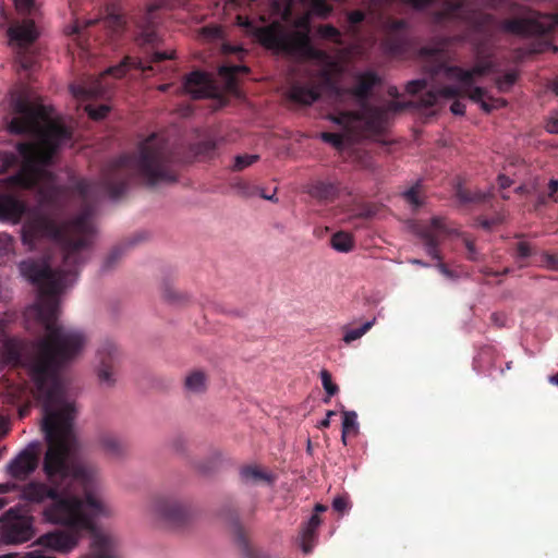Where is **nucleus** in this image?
I'll return each mask as SVG.
<instances>
[{"mask_svg":"<svg viewBox=\"0 0 558 558\" xmlns=\"http://www.w3.org/2000/svg\"><path fill=\"white\" fill-rule=\"evenodd\" d=\"M46 391L43 428L48 449L43 461L46 481L31 480L19 487V497L40 508L44 522L64 526L41 535L37 544L46 549L69 553L83 531H93L94 521L107 517L109 509L99 495L98 470L77 459V440L73 430L76 408L69 397L53 399Z\"/></svg>","mask_w":558,"mask_h":558,"instance_id":"obj_1","label":"nucleus"},{"mask_svg":"<svg viewBox=\"0 0 558 558\" xmlns=\"http://www.w3.org/2000/svg\"><path fill=\"white\" fill-rule=\"evenodd\" d=\"M26 214L22 226L23 243L35 248L43 241L52 242L59 246L62 257L56 269L44 260L32 258L19 265L23 277L39 289L37 301L26 308L25 316L28 323L34 318L48 332L37 342L39 361L36 372L41 373L56 356H69L83 342V331L58 322L59 294L76 282L81 268L90 258L96 228L89 205L72 219L58 223L41 210H28L26 203L17 196L0 193V220L19 223Z\"/></svg>","mask_w":558,"mask_h":558,"instance_id":"obj_2","label":"nucleus"},{"mask_svg":"<svg viewBox=\"0 0 558 558\" xmlns=\"http://www.w3.org/2000/svg\"><path fill=\"white\" fill-rule=\"evenodd\" d=\"M12 109L15 117L9 123V131L13 134L37 135L39 140L37 143H17L19 155L0 150V174L20 166L5 181L22 190H34L41 183L52 181L53 174L47 167L52 163L60 146L71 141L72 131L60 122L50 121L48 107L33 104L23 95L12 98Z\"/></svg>","mask_w":558,"mask_h":558,"instance_id":"obj_3","label":"nucleus"},{"mask_svg":"<svg viewBox=\"0 0 558 558\" xmlns=\"http://www.w3.org/2000/svg\"><path fill=\"white\" fill-rule=\"evenodd\" d=\"M132 179L148 187L177 182L173 155L162 136L151 134L140 142L134 151L107 162L98 185L111 199H118L126 193Z\"/></svg>","mask_w":558,"mask_h":558,"instance_id":"obj_4","label":"nucleus"},{"mask_svg":"<svg viewBox=\"0 0 558 558\" xmlns=\"http://www.w3.org/2000/svg\"><path fill=\"white\" fill-rule=\"evenodd\" d=\"M25 313L26 311L24 314ZM24 318H26L25 315ZM25 325L29 331L38 333L44 331L45 336L34 340L29 344L19 338H10L7 335L8 320L0 316V352L4 363L14 367L23 366L27 368L31 379L34 383L35 396L43 402V408H45L48 403L46 391L51 392L50 395L53 399L62 400L69 397L59 377V373L81 354L87 342V338L83 332V342L77 350L71 352L70 355L64 359H58L56 356L51 363L49 362L46 365L47 367H45L41 373H37L36 367L39 361L37 342L46 338L48 332L34 318L29 320V324L27 319H25Z\"/></svg>","mask_w":558,"mask_h":558,"instance_id":"obj_5","label":"nucleus"},{"mask_svg":"<svg viewBox=\"0 0 558 558\" xmlns=\"http://www.w3.org/2000/svg\"><path fill=\"white\" fill-rule=\"evenodd\" d=\"M183 0H153L144 16L143 24L135 38L141 48L144 58L125 57L120 64L111 66L107 73L114 77H122L130 68H135L142 72L153 70V63H159L174 58V51L161 50L163 39L156 27V12L159 10H173L183 5Z\"/></svg>","mask_w":558,"mask_h":558,"instance_id":"obj_6","label":"nucleus"},{"mask_svg":"<svg viewBox=\"0 0 558 558\" xmlns=\"http://www.w3.org/2000/svg\"><path fill=\"white\" fill-rule=\"evenodd\" d=\"M379 83L376 73L367 71L357 76L356 84L344 92L361 102L357 111H340L331 120L341 125L348 134H379L388 123V112L381 107L371 106L367 99L372 89Z\"/></svg>","mask_w":558,"mask_h":558,"instance_id":"obj_7","label":"nucleus"},{"mask_svg":"<svg viewBox=\"0 0 558 558\" xmlns=\"http://www.w3.org/2000/svg\"><path fill=\"white\" fill-rule=\"evenodd\" d=\"M418 54L422 59L424 72L428 74L432 80L444 74L449 80H456L459 83H462L468 89V94L475 87L474 83L476 77L486 75L492 69V63L487 60L477 62L469 70L458 65H448L446 62V49L444 45L422 47Z\"/></svg>","mask_w":558,"mask_h":558,"instance_id":"obj_8","label":"nucleus"},{"mask_svg":"<svg viewBox=\"0 0 558 558\" xmlns=\"http://www.w3.org/2000/svg\"><path fill=\"white\" fill-rule=\"evenodd\" d=\"M300 25H304L306 29L287 31L279 23H274L259 28L257 31V38L264 47L277 52L308 59L320 58L322 51L312 46L307 21L304 20Z\"/></svg>","mask_w":558,"mask_h":558,"instance_id":"obj_9","label":"nucleus"},{"mask_svg":"<svg viewBox=\"0 0 558 558\" xmlns=\"http://www.w3.org/2000/svg\"><path fill=\"white\" fill-rule=\"evenodd\" d=\"M38 29L33 19L13 22L8 28L10 44L16 49V62L24 71H34L38 54L33 44L38 38Z\"/></svg>","mask_w":558,"mask_h":558,"instance_id":"obj_10","label":"nucleus"},{"mask_svg":"<svg viewBox=\"0 0 558 558\" xmlns=\"http://www.w3.org/2000/svg\"><path fill=\"white\" fill-rule=\"evenodd\" d=\"M511 11L519 10L522 13H533L532 16L522 19H506L501 22V29L520 36H545L558 26V14H539L518 3H511Z\"/></svg>","mask_w":558,"mask_h":558,"instance_id":"obj_11","label":"nucleus"},{"mask_svg":"<svg viewBox=\"0 0 558 558\" xmlns=\"http://www.w3.org/2000/svg\"><path fill=\"white\" fill-rule=\"evenodd\" d=\"M34 535V518L21 507H12L0 517V538L4 544H22Z\"/></svg>","mask_w":558,"mask_h":558,"instance_id":"obj_12","label":"nucleus"},{"mask_svg":"<svg viewBox=\"0 0 558 558\" xmlns=\"http://www.w3.org/2000/svg\"><path fill=\"white\" fill-rule=\"evenodd\" d=\"M150 511L158 519L174 527L185 525L191 518L185 502L168 496L156 497L150 505Z\"/></svg>","mask_w":558,"mask_h":558,"instance_id":"obj_13","label":"nucleus"},{"mask_svg":"<svg viewBox=\"0 0 558 558\" xmlns=\"http://www.w3.org/2000/svg\"><path fill=\"white\" fill-rule=\"evenodd\" d=\"M384 38L381 45L391 56L404 53L410 46V24L402 19L387 17L383 23Z\"/></svg>","mask_w":558,"mask_h":558,"instance_id":"obj_14","label":"nucleus"},{"mask_svg":"<svg viewBox=\"0 0 558 558\" xmlns=\"http://www.w3.org/2000/svg\"><path fill=\"white\" fill-rule=\"evenodd\" d=\"M121 360V351L113 341L107 339L99 344L97 349V375L101 384L110 387L116 383V373Z\"/></svg>","mask_w":558,"mask_h":558,"instance_id":"obj_15","label":"nucleus"},{"mask_svg":"<svg viewBox=\"0 0 558 558\" xmlns=\"http://www.w3.org/2000/svg\"><path fill=\"white\" fill-rule=\"evenodd\" d=\"M38 463V445L29 444L8 463L5 470L11 478L16 481H26L36 471Z\"/></svg>","mask_w":558,"mask_h":558,"instance_id":"obj_16","label":"nucleus"},{"mask_svg":"<svg viewBox=\"0 0 558 558\" xmlns=\"http://www.w3.org/2000/svg\"><path fill=\"white\" fill-rule=\"evenodd\" d=\"M448 233V229L445 225V220L441 217H434L430 220V225L422 227L418 231V235L423 241L426 253L436 260L441 259L439 252L440 234Z\"/></svg>","mask_w":558,"mask_h":558,"instance_id":"obj_17","label":"nucleus"},{"mask_svg":"<svg viewBox=\"0 0 558 558\" xmlns=\"http://www.w3.org/2000/svg\"><path fill=\"white\" fill-rule=\"evenodd\" d=\"M183 88L194 99L209 98L216 94L210 75L202 71L190 73L184 80Z\"/></svg>","mask_w":558,"mask_h":558,"instance_id":"obj_18","label":"nucleus"},{"mask_svg":"<svg viewBox=\"0 0 558 558\" xmlns=\"http://www.w3.org/2000/svg\"><path fill=\"white\" fill-rule=\"evenodd\" d=\"M468 89L460 83L459 86H444L438 89H430L423 94L418 99V105L422 108L434 107L440 97L453 99L457 97H468Z\"/></svg>","mask_w":558,"mask_h":558,"instance_id":"obj_19","label":"nucleus"},{"mask_svg":"<svg viewBox=\"0 0 558 558\" xmlns=\"http://www.w3.org/2000/svg\"><path fill=\"white\" fill-rule=\"evenodd\" d=\"M98 445L105 454L112 459H121L128 453L126 440L112 432L101 433L98 437Z\"/></svg>","mask_w":558,"mask_h":558,"instance_id":"obj_20","label":"nucleus"},{"mask_svg":"<svg viewBox=\"0 0 558 558\" xmlns=\"http://www.w3.org/2000/svg\"><path fill=\"white\" fill-rule=\"evenodd\" d=\"M306 193L319 202H332L339 195L337 182L316 180L307 185Z\"/></svg>","mask_w":558,"mask_h":558,"instance_id":"obj_21","label":"nucleus"},{"mask_svg":"<svg viewBox=\"0 0 558 558\" xmlns=\"http://www.w3.org/2000/svg\"><path fill=\"white\" fill-rule=\"evenodd\" d=\"M288 97L300 105H312L320 97V89L317 85H304L294 83L290 86Z\"/></svg>","mask_w":558,"mask_h":558,"instance_id":"obj_22","label":"nucleus"},{"mask_svg":"<svg viewBox=\"0 0 558 558\" xmlns=\"http://www.w3.org/2000/svg\"><path fill=\"white\" fill-rule=\"evenodd\" d=\"M469 99L480 104L481 108L485 112H490L495 109L504 108L508 104L504 98L488 96L486 89L483 87H474L472 90H470Z\"/></svg>","mask_w":558,"mask_h":558,"instance_id":"obj_23","label":"nucleus"},{"mask_svg":"<svg viewBox=\"0 0 558 558\" xmlns=\"http://www.w3.org/2000/svg\"><path fill=\"white\" fill-rule=\"evenodd\" d=\"M184 392L186 395H202L208 388V375L202 369L191 371L184 378Z\"/></svg>","mask_w":558,"mask_h":558,"instance_id":"obj_24","label":"nucleus"},{"mask_svg":"<svg viewBox=\"0 0 558 558\" xmlns=\"http://www.w3.org/2000/svg\"><path fill=\"white\" fill-rule=\"evenodd\" d=\"M322 523V519L317 513H313L305 523L301 533V546L304 554H310L314 547L316 531Z\"/></svg>","mask_w":558,"mask_h":558,"instance_id":"obj_25","label":"nucleus"},{"mask_svg":"<svg viewBox=\"0 0 558 558\" xmlns=\"http://www.w3.org/2000/svg\"><path fill=\"white\" fill-rule=\"evenodd\" d=\"M464 12V5L461 1H447L442 9L434 15L436 23H445L458 19Z\"/></svg>","mask_w":558,"mask_h":558,"instance_id":"obj_26","label":"nucleus"},{"mask_svg":"<svg viewBox=\"0 0 558 558\" xmlns=\"http://www.w3.org/2000/svg\"><path fill=\"white\" fill-rule=\"evenodd\" d=\"M240 478L244 484L270 483L271 476L254 465H246L240 470Z\"/></svg>","mask_w":558,"mask_h":558,"instance_id":"obj_27","label":"nucleus"},{"mask_svg":"<svg viewBox=\"0 0 558 558\" xmlns=\"http://www.w3.org/2000/svg\"><path fill=\"white\" fill-rule=\"evenodd\" d=\"M332 248L338 252L348 253L354 246L353 238L350 233L344 231L336 232L330 240Z\"/></svg>","mask_w":558,"mask_h":558,"instance_id":"obj_28","label":"nucleus"},{"mask_svg":"<svg viewBox=\"0 0 558 558\" xmlns=\"http://www.w3.org/2000/svg\"><path fill=\"white\" fill-rule=\"evenodd\" d=\"M71 90L75 97L82 99L96 98L104 93V89L98 81L94 82V85L89 87L84 85H72Z\"/></svg>","mask_w":558,"mask_h":558,"instance_id":"obj_29","label":"nucleus"},{"mask_svg":"<svg viewBox=\"0 0 558 558\" xmlns=\"http://www.w3.org/2000/svg\"><path fill=\"white\" fill-rule=\"evenodd\" d=\"M306 4L308 13L319 19H327L333 12V7L326 0H310Z\"/></svg>","mask_w":558,"mask_h":558,"instance_id":"obj_30","label":"nucleus"},{"mask_svg":"<svg viewBox=\"0 0 558 558\" xmlns=\"http://www.w3.org/2000/svg\"><path fill=\"white\" fill-rule=\"evenodd\" d=\"M105 26L110 28L113 34H121L126 26L125 16L122 13L110 11L105 19Z\"/></svg>","mask_w":558,"mask_h":558,"instance_id":"obj_31","label":"nucleus"},{"mask_svg":"<svg viewBox=\"0 0 558 558\" xmlns=\"http://www.w3.org/2000/svg\"><path fill=\"white\" fill-rule=\"evenodd\" d=\"M231 189L241 197L251 198L258 194V186L245 180H236L231 184Z\"/></svg>","mask_w":558,"mask_h":558,"instance_id":"obj_32","label":"nucleus"},{"mask_svg":"<svg viewBox=\"0 0 558 558\" xmlns=\"http://www.w3.org/2000/svg\"><path fill=\"white\" fill-rule=\"evenodd\" d=\"M162 298L171 304H183L189 300V295L179 291L171 284H165L162 289Z\"/></svg>","mask_w":558,"mask_h":558,"instance_id":"obj_33","label":"nucleus"},{"mask_svg":"<svg viewBox=\"0 0 558 558\" xmlns=\"http://www.w3.org/2000/svg\"><path fill=\"white\" fill-rule=\"evenodd\" d=\"M374 324H375V318L373 320L364 323L359 328L350 329V328L345 327L344 328L343 341L347 344H349V343L360 339L361 337H363L373 327Z\"/></svg>","mask_w":558,"mask_h":558,"instance_id":"obj_34","label":"nucleus"},{"mask_svg":"<svg viewBox=\"0 0 558 558\" xmlns=\"http://www.w3.org/2000/svg\"><path fill=\"white\" fill-rule=\"evenodd\" d=\"M456 196L463 204L481 203L485 199V194L481 192H471L470 190L464 189L462 185L457 186Z\"/></svg>","mask_w":558,"mask_h":558,"instance_id":"obj_35","label":"nucleus"},{"mask_svg":"<svg viewBox=\"0 0 558 558\" xmlns=\"http://www.w3.org/2000/svg\"><path fill=\"white\" fill-rule=\"evenodd\" d=\"M317 33L324 39L331 40L332 43H335L337 45L342 44V39H341L342 36H341L340 31L331 24L318 26Z\"/></svg>","mask_w":558,"mask_h":558,"instance_id":"obj_36","label":"nucleus"},{"mask_svg":"<svg viewBox=\"0 0 558 558\" xmlns=\"http://www.w3.org/2000/svg\"><path fill=\"white\" fill-rule=\"evenodd\" d=\"M357 429V423H356V413L351 412H343V420H342V442L347 444V434L351 432H355Z\"/></svg>","mask_w":558,"mask_h":558,"instance_id":"obj_37","label":"nucleus"},{"mask_svg":"<svg viewBox=\"0 0 558 558\" xmlns=\"http://www.w3.org/2000/svg\"><path fill=\"white\" fill-rule=\"evenodd\" d=\"M236 542L239 546L242 548L243 553L250 558H268L267 556L260 555L257 550L252 548L241 529V526L236 527Z\"/></svg>","mask_w":558,"mask_h":558,"instance_id":"obj_38","label":"nucleus"},{"mask_svg":"<svg viewBox=\"0 0 558 558\" xmlns=\"http://www.w3.org/2000/svg\"><path fill=\"white\" fill-rule=\"evenodd\" d=\"M124 252H125V246L119 245V246L113 247L109 252L107 257L105 258L101 269L104 271L111 270L118 264V262L122 258Z\"/></svg>","mask_w":558,"mask_h":558,"instance_id":"obj_39","label":"nucleus"},{"mask_svg":"<svg viewBox=\"0 0 558 558\" xmlns=\"http://www.w3.org/2000/svg\"><path fill=\"white\" fill-rule=\"evenodd\" d=\"M402 197L412 206L414 210L418 209L423 205V201L420 196L418 183L404 191L402 193Z\"/></svg>","mask_w":558,"mask_h":558,"instance_id":"obj_40","label":"nucleus"},{"mask_svg":"<svg viewBox=\"0 0 558 558\" xmlns=\"http://www.w3.org/2000/svg\"><path fill=\"white\" fill-rule=\"evenodd\" d=\"M518 76L519 74L517 71H508L502 76H499L496 80V86L499 89V92H508L517 82Z\"/></svg>","mask_w":558,"mask_h":558,"instance_id":"obj_41","label":"nucleus"},{"mask_svg":"<svg viewBox=\"0 0 558 558\" xmlns=\"http://www.w3.org/2000/svg\"><path fill=\"white\" fill-rule=\"evenodd\" d=\"M514 251L515 252L513 256L518 260L526 259L536 252L530 242L522 240L514 244Z\"/></svg>","mask_w":558,"mask_h":558,"instance_id":"obj_42","label":"nucleus"},{"mask_svg":"<svg viewBox=\"0 0 558 558\" xmlns=\"http://www.w3.org/2000/svg\"><path fill=\"white\" fill-rule=\"evenodd\" d=\"M15 8L20 14L36 16L38 5L35 0H14Z\"/></svg>","mask_w":558,"mask_h":558,"instance_id":"obj_43","label":"nucleus"},{"mask_svg":"<svg viewBox=\"0 0 558 558\" xmlns=\"http://www.w3.org/2000/svg\"><path fill=\"white\" fill-rule=\"evenodd\" d=\"M366 14L362 10L350 11L347 14V21L349 23V29L353 34L359 33V25L364 22Z\"/></svg>","mask_w":558,"mask_h":558,"instance_id":"obj_44","label":"nucleus"},{"mask_svg":"<svg viewBox=\"0 0 558 558\" xmlns=\"http://www.w3.org/2000/svg\"><path fill=\"white\" fill-rule=\"evenodd\" d=\"M259 160L258 155H238L234 158L233 171H242Z\"/></svg>","mask_w":558,"mask_h":558,"instance_id":"obj_45","label":"nucleus"},{"mask_svg":"<svg viewBox=\"0 0 558 558\" xmlns=\"http://www.w3.org/2000/svg\"><path fill=\"white\" fill-rule=\"evenodd\" d=\"M320 379L328 398L338 393L339 387L332 383L331 374L327 369L320 372Z\"/></svg>","mask_w":558,"mask_h":558,"instance_id":"obj_46","label":"nucleus"},{"mask_svg":"<svg viewBox=\"0 0 558 558\" xmlns=\"http://www.w3.org/2000/svg\"><path fill=\"white\" fill-rule=\"evenodd\" d=\"M462 242L466 248V258L473 262L480 260L481 254L477 251L474 241L466 235H462Z\"/></svg>","mask_w":558,"mask_h":558,"instance_id":"obj_47","label":"nucleus"},{"mask_svg":"<svg viewBox=\"0 0 558 558\" xmlns=\"http://www.w3.org/2000/svg\"><path fill=\"white\" fill-rule=\"evenodd\" d=\"M410 107H418V108H422L420 105H418V100L417 101H408V102H402V101H390L389 105L387 107H383L384 109L387 110L388 112V116L391 113V112H401L403 111L404 109L407 108H410Z\"/></svg>","mask_w":558,"mask_h":558,"instance_id":"obj_48","label":"nucleus"},{"mask_svg":"<svg viewBox=\"0 0 558 558\" xmlns=\"http://www.w3.org/2000/svg\"><path fill=\"white\" fill-rule=\"evenodd\" d=\"M320 137L325 143L331 144L336 148H341L344 143V136L339 133L323 132Z\"/></svg>","mask_w":558,"mask_h":558,"instance_id":"obj_49","label":"nucleus"},{"mask_svg":"<svg viewBox=\"0 0 558 558\" xmlns=\"http://www.w3.org/2000/svg\"><path fill=\"white\" fill-rule=\"evenodd\" d=\"M248 68L245 65H231L220 68V74L229 80H233L239 73H248Z\"/></svg>","mask_w":558,"mask_h":558,"instance_id":"obj_50","label":"nucleus"},{"mask_svg":"<svg viewBox=\"0 0 558 558\" xmlns=\"http://www.w3.org/2000/svg\"><path fill=\"white\" fill-rule=\"evenodd\" d=\"M86 110L93 120H101L108 114L110 108L107 105H99L97 107L87 106Z\"/></svg>","mask_w":558,"mask_h":558,"instance_id":"obj_51","label":"nucleus"},{"mask_svg":"<svg viewBox=\"0 0 558 558\" xmlns=\"http://www.w3.org/2000/svg\"><path fill=\"white\" fill-rule=\"evenodd\" d=\"M541 258L544 267L549 270L558 271V254L543 252Z\"/></svg>","mask_w":558,"mask_h":558,"instance_id":"obj_52","label":"nucleus"},{"mask_svg":"<svg viewBox=\"0 0 558 558\" xmlns=\"http://www.w3.org/2000/svg\"><path fill=\"white\" fill-rule=\"evenodd\" d=\"M95 185L93 182L82 180L77 183V190L85 202H87L94 193Z\"/></svg>","mask_w":558,"mask_h":558,"instance_id":"obj_53","label":"nucleus"},{"mask_svg":"<svg viewBox=\"0 0 558 558\" xmlns=\"http://www.w3.org/2000/svg\"><path fill=\"white\" fill-rule=\"evenodd\" d=\"M428 83L426 78L413 80L408 82L405 90L409 94H417L427 87Z\"/></svg>","mask_w":558,"mask_h":558,"instance_id":"obj_54","label":"nucleus"},{"mask_svg":"<svg viewBox=\"0 0 558 558\" xmlns=\"http://www.w3.org/2000/svg\"><path fill=\"white\" fill-rule=\"evenodd\" d=\"M350 507L349 499L344 496H338L332 501V508L335 511L343 513Z\"/></svg>","mask_w":558,"mask_h":558,"instance_id":"obj_55","label":"nucleus"},{"mask_svg":"<svg viewBox=\"0 0 558 558\" xmlns=\"http://www.w3.org/2000/svg\"><path fill=\"white\" fill-rule=\"evenodd\" d=\"M13 239L8 233L0 232V253H7L12 247Z\"/></svg>","mask_w":558,"mask_h":558,"instance_id":"obj_56","label":"nucleus"},{"mask_svg":"<svg viewBox=\"0 0 558 558\" xmlns=\"http://www.w3.org/2000/svg\"><path fill=\"white\" fill-rule=\"evenodd\" d=\"M22 558H56L53 555H50L45 549H35L26 553Z\"/></svg>","mask_w":558,"mask_h":558,"instance_id":"obj_57","label":"nucleus"},{"mask_svg":"<svg viewBox=\"0 0 558 558\" xmlns=\"http://www.w3.org/2000/svg\"><path fill=\"white\" fill-rule=\"evenodd\" d=\"M557 191H558V180L551 179L548 183L547 197L554 202H558V197L556 196Z\"/></svg>","mask_w":558,"mask_h":558,"instance_id":"obj_58","label":"nucleus"},{"mask_svg":"<svg viewBox=\"0 0 558 558\" xmlns=\"http://www.w3.org/2000/svg\"><path fill=\"white\" fill-rule=\"evenodd\" d=\"M450 111L456 116H462L465 112V105L459 100H454L450 106Z\"/></svg>","mask_w":558,"mask_h":558,"instance_id":"obj_59","label":"nucleus"},{"mask_svg":"<svg viewBox=\"0 0 558 558\" xmlns=\"http://www.w3.org/2000/svg\"><path fill=\"white\" fill-rule=\"evenodd\" d=\"M545 128L547 132L558 134V118H550Z\"/></svg>","mask_w":558,"mask_h":558,"instance_id":"obj_60","label":"nucleus"},{"mask_svg":"<svg viewBox=\"0 0 558 558\" xmlns=\"http://www.w3.org/2000/svg\"><path fill=\"white\" fill-rule=\"evenodd\" d=\"M493 16L490 14H482L478 16V19L475 21V25L477 28L483 27L485 24L489 23L492 21Z\"/></svg>","mask_w":558,"mask_h":558,"instance_id":"obj_61","label":"nucleus"},{"mask_svg":"<svg viewBox=\"0 0 558 558\" xmlns=\"http://www.w3.org/2000/svg\"><path fill=\"white\" fill-rule=\"evenodd\" d=\"M497 180L499 187L502 190L509 187L512 184V181L505 174H499Z\"/></svg>","mask_w":558,"mask_h":558,"instance_id":"obj_62","label":"nucleus"},{"mask_svg":"<svg viewBox=\"0 0 558 558\" xmlns=\"http://www.w3.org/2000/svg\"><path fill=\"white\" fill-rule=\"evenodd\" d=\"M490 320L498 327H502L505 325V316L499 313H493L490 315Z\"/></svg>","mask_w":558,"mask_h":558,"instance_id":"obj_63","label":"nucleus"},{"mask_svg":"<svg viewBox=\"0 0 558 558\" xmlns=\"http://www.w3.org/2000/svg\"><path fill=\"white\" fill-rule=\"evenodd\" d=\"M478 223L482 228L486 229V230H489L492 229L495 225L498 223V220L497 219H480L478 220Z\"/></svg>","mask_w":558,"mask_h":558,"instance_id":"obj_64","label":"nucleus"}]
</instances>
